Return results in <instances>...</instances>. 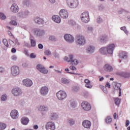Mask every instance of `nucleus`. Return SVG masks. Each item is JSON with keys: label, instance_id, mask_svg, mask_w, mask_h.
Here are the masks:
<instances>
[{"label": "nucleus", "instance_id": "nucleus-1", "mask_svg": "<svg viewBox=\"0 0 130 130\" xmlns=\"http://www.w3.org/2000/svg\"><path fill=\"white\" fill-rule=\"evenodd\" d=\"M115 47V45L114 44H110L107 47L101 48L100 51L102 54H106V51H107L109 54H112Z\"/></svg>", "mask_w": 130, "mask_h": 130}, {"label": "nucleus", "instance_id": "nucleus-2", "mask_svg": "<svg viewBox=\"0 0 130 130\" xmlns=\"http://www.w3.org/2000/svg\"><path fill=\"white\" fill-rule=\"evenodd\" d=\"M64 60L67 62H71V64L73 66H77L79 63V61L77 59H74V56L73 55H70L69 57L66 56L64 58Z\"/></svg>", "mask_w": 130, "mask_h": 130}, {"label": "nucleus", "instance_id": "nucleus-3", "mask_svg": "<svg viewBox=\"0 0 130 130\" xmlns=\"http://www.w3.org/2000/svg\"><path fill=\"white\" fill-rule=\"evenodd\" d=\"M67 5L72 9H75L79 6V1L78 0H67Z\"/></svg>", "mask_w": 130, "mask_h": 130}, {"label": "nucleus", "instance_id": "nucleus-4", "mask_svg": "<svg viewBox=\"0 0 130 130\" xmlns=\"http://www.w3.org/2000/svg\"><path fill=\"white\" fill-rule=\"evenodd\" d=\"M76 40L77 44H79V45H84L86 43V40L83 36H77Z\"/></svg>", "mask_w": 130, "mask_h": 130}, {"label": "nucleus", "instance_id": "nucleus-5", "mask_svg": "<svg viewBox=\"0 0 130 130\" xmlns=\"http://www.w3.org/2000/svg\"><path fill=\"white\" fill-rule=\"evenodd\" d=\"M81 21L83 23H88L90 21V17L89 16V13L88 12H83L81 15Z\"/></svg>", "mask_w": 130, "mask_h": 130}, {"label": "nucleus", "instance_id": "nucleus-6", "mask_svg": "<svg viewBox=\"0 0 130 130\" xmlns=\"http://www.w3.org/2000/svg\"><path fill=\"white\" fill-rule=\"evenodd\" d=\"M56 96L59 100H63L67 98V93L64 91L60 90L56 93Z\"/></svg>", "mask_w": 130, "mask_h": 130}, {"label": "nucleus", "instance_id": "nucleus-7", "mask_svg": "<svg viewBox=\"0 0 130 130\" xmlns=\"http://www.w3.org/2000/svg\"><path fill=\"white\" fill-rule=\"evenodd\" d=\"M81 107L85 111H89L91 110V105L87 102H83L81 103Z\"/></svg>", "mask_w": 130, "mask_h": 130}, {"label": "nucleus", "instance_id": "nucleus-8", "mask_svg": "<svg viewBox=\"0 0 130 130\" xmlns=\"http://www.w3.org/2000/svg\"><path fill=\"white\" fill-rule=\"evenodd\" d=\"M11 72L13 76H17L20 74V68L17 66H13L11 68Z\"/></svg>", "mask_w": 130, "mask_h": 130}, {"label": "nucleus", "instance_id": "nucleus-9", "mask_svg": "<svg viewBox=\"0 0 130 130\" xmlns=\"http://www.w3.org/2000/svg\"><path fill=\"white\" fill-rule=\"evenodd\" d=\"M45 126L47 130L55 129V124L52 122H48Z\"/></svg>", "mask_w": 130, "mask_h": 130}, {"label": "nucleus", "instance_id": "nucleus-10", "mask_svg": "<svg viewBox=\"0 0 130 130\" xmlns=\"http://www.w3.org/2000/svg\"><path fill=\"white\" fill-rule=\"evenodd\" d=\"M59 14L61 18H62L63 19H67V18L69 17V13H68V11L64 9L61 10Z\"/></svg>", "mask_w": 130, "mask_h": 130}, {"label": "nucleus", "instance_id": "nucleus-11", "mask_svg": "<svg viewBox=\"0 0 130 130\" xmlns=\"http://www.w3.org/2000/svg\"><path fill=\"white\" fill-rule=\"evenodd\" d=\"M12 93L14 96H19L22 94V90L19 88H15L12 89Z\"/></svg>", "mask_w": 130, "mask_h": 130}, {"label": "nucleus", "instance_id": "nucleus-12", "mask_svg": "<svg viewBox=\"0 0 130 130\" xmlns=\"http://www.w3.org/2000/svg\"><path fill=\"white\" fill-rule=\"evenodd\" d=\"M10 116L13 119H17L19 117V112L17 110H13L11 111Z\"/></svg>", "mask_w": 130, "mask_h": 130}, {"label": "nucleus", "instance_id": "nucleus-13", "mask_svg": "<svg viewBox=\"0 0 130 130\" xmlns=\"http://www.w3.org/2000/svg\"><path fill=\"white\" fill-rule=\"evenodd\" d=\"M64 38L66 41L68 42H74L75 41V38L73 36L70 34H66L64 36Z\"/></svg>", "mask_w": 130, "mask_h": 130}, {"label": "nucleus", "instance_id": "nucleus-14", "mask_svg": "<svg viewBox=\"0 0 130 130\" xmlns=\"http://www.w3.org/2000/svg\"><path fill=\"white\" fill-rule=\"evenodd\" d=\"M37 69L43 74H47V73H48V70H46L45 68L41 64L37 65Z\"/></svg>", "mask_w": 130, "mask_h": 130}, {"label": "nucleus", "instance_id": "nucleus-15", "mask_svg": "<svg viewBox=\"0 0 130 130\" xmlns=\"http://www.w3.org/2000/svg\"><path fill=\"white\" fill-rule=\"evenodd\" d=\"M23 84L26 87H31L32 85H33V82L32 80L29 79H26L23 80Z\"/></svg>", "mask_w": 130, "mask_h": 130}, {"label": "nucleus", "instance_id": "nucleus-16", "mask_svg": "<svg viewBox=\"0 0 130 130\" xmlns=\"http://www.w3.org/2000/svg\"><path fill=\"white\" fill-rule=\"evenodd\" d=\"M48 87L47 86H43L42 87L40 90V92L43 96H45V95H47V94L48 93Z\"/></svg>", "mask_w": 130, "mask_h": 130}, {"label": "nucleus", "instance_id": "nucleus-17", "mask_svg": "<svg viewBox=\"0 0 130 130\" xmlns=\"http://www.w3.org/2000/svg\"><path fill=\"white\" fill-rule=\"evenodd\" d=\"M11 10L13 13H18L19 11V7L17 4H13L11 7Z\"/></svg>", "mask_w": 130, "mask_h": 130}, {"label": "nucleus", "instance_id": "nucleus-18", "mask_svg": "<svg viewBox=\"0 0 130 130\" xmlns=\"http://www.w3.org/2000/svg\"><path fill=\"white\" fill-rule=\"evenodd\" d=\"M29 121H30L29 118L25 117H22L21 119V122L22 124H23V125H27V124L29 123Z\"/></svg>", "mask_w": 130, "mask_h": 130}, {"label": "nucleus", "instance_id": "nucleus-19", "mask_svg": "<svg viewBox=\"0 0 130 130\" xmlns=\"http://www.w3.org/2000/svg\"><path fill=\"white\" fill-rule=\"evenodd\" d=\"M82 125L84 127H85V128H89L91 126V122L88 120H85L83 122Z\"/></svg>", "mask_w": 130, "mask_h": 130}, {"label": "nucleus", "instance_id": "nucleus-20", "mask_svg": "<svg viewBox=\"0 0 130 130\" xmlns=\"http://www.w3.org/2000/svg\"><path fill=\"white\" fill-rule=\"evenodd\" d=\"M53 21L54 22H55V23H57L58 24H59L60 22L61 21V19H60V17L57 15H54L53 16L52 18Z\"/></svg>", "mask_w": 130, "mask_h": 130}, {"label": "nucleus", "instance_id": "nucleus-21", "mask_svg": "<svg viewBox=\"0 0 130 130\" xmlns=\"http://www.w3.org/2000/svg\"><path fill=\"white\" fill-rule=\"evenodd\" d=\"M35 33L37 34V36H42L44 34V31L41 30L39 28H36L35 29Z\"/></svg>", "mask_w": 130, "mask_h": 130}, {"label": "nucleus", "instance_id": "nucleus-22", "mask_svg": "<svg viewBox=\"0 0 130 130\" xmlns=\"http://www.w3.org/2000/svg\"><path fill=\"white\" fill-rule=\"evenodd\" d=\"M35 22L37 24H43L44 23V20L40 17H37L35 19Z\"/></svg>", "mask_w": 130, "mask_h": 130}, {"label": "nucleus", "instance_id": "nucleus-23", "mask_svg": "<svg viewBox=\"0 0 130 130\" xmlns=\"http://www.w3.org/2000/svg\"><path fill=\"white\" fill-rule=\"evenodd\" d=\"M119 86H120V84L115 85L114 86V89H115V90H119V96L120 97V96H121V89Z\"/></svg>", "mask_w": 130, "mask_h": 130}, {"label": "nucleus", "instance_id": "nucleus-24", "mask_svg": "<svg viewBox=\"0 0 130 130\" xmlns=\"http://www.w3.org/2000/svg\"><path fill=\"white\" fill-rule=\"evenodd\" d=\"M104 68V70L106 71V72H112V71H113V69L109 64L105 65Z\"/></svg>", "mask_w": 130, "mask_h": 130}, {"label": "nucleus", "instance_id": "nucleus-25", "mask_svg": "<svg viewBox=\"0 0 130 130\" xmlns=\"http://www.w3.org/2000/svg\"><path fill=\"white\" fill-rule=\"evenodd\" d=\"M119 56L120 58H127V53L125 52H121L119 53Z\"/></svg>", "mask_w": 130, "mask_h": 130}, {"label": "nucleus", "instance_id": "nucleus-26", "mask_svg": "<svg viewBox=\"0 0 130 130\" xmlns=\"http://www.w3.org/2000/svg\"><path fill=\"white\" fill-rule=\"evenodd\" d=\"M120 75L121 77H123V78H130L129 73L122 72Z\"/></svg>", "mask_w": 130, "mask_h": 130}, {"label": "nucleus", "instance_id": "nucleus-27", "mask_svg": "<svg viewBox=\"0 0 130 130\" xmlns=\"http://www.w3.org/2000/svg\"><path fill=\"white\" fill-rule=\"evenodd\" d=\"M106 123H111L112 122V118L110 116H107L105 119Z\"/></svg>", "mask_w": 130, "mask_h": 130}, {"label": "nucleus", "instance_id": "nucleus-28", "mask_svg": "<svg viewBox=\"0 0 130 130\" xmlns=\"http://www.w3.org/2000/svg\"><path fill=\"white\" fill-rule=\"evenodd\" d=\"M113 100L116 105L118 106L119 105V104H120V99H119V98H115L113 99Z\"/></svg>", "mask_w": 130, "mask_h": 130}, {"label": "nucleus", "instance_id": "nucleus-29", "mask_svg": "<svg viewBox=\"0 0 130 130\" xmlns=\"http://www.w3.org/2000/svg\"><path fill=\"white\" fill-rule=\"evenodd\" d=\"M87 50L88 52H90V53H92V52H94V50H95V48L93 46H89L87 49Z\"/></svg>", "mask_w": 130, "mask_h": 130}, {"label": "nucleus", "instance_id": "nucleus-30", "mask_svg": "<svg viewBox=\"0 0 130 130\" xmlns=\"http://www.w3.org/2000/svg\"><path fill=\"white\" fill-rule=\"evenodd\" d=\"M47 107L43 106H41L39 108V111H47Z\"/></svg>", "mask_w": 130, "mask_h": 130}, {"label": "nucleus", "instance_id": "nucleus-31", "mask_svg": "<svg viewBox=\"0 0 130 130\" xmlns=\"http://www.w3.org/2000/svg\"><path fill=\"white\" fill-rule=\"evenodd\" d=\"M106 40H107V36H102L100 38L101 42H104V41H106Z\"/></svg>", "mask_w": 130, "mask_h": 130}, {"label": "nucleus", "instance_id": "nucleus-32", "mask_svg": "<svg viewBox=\"0 0 130 130\" xmlns=\"http://www.w3.org/2000/svg\"><path fill=\"white\" fill-rule=\"evenodd\" d=\"M61 82L63 84H69V83H70V81H69L68 80V79H67L66 78H62L61 80Z\"/></svg>", "mask_w": 130, "mask_h": 130}, {"label": "nucleus", "instance_id": "nucleus-33", "mask_svg": "<svg viewBox=\"0 0 130 130\" xmlns=\"http://www.w3.org/2000/svg\"><path fill=\"white\" fill-rule=\"evenodd\" d=\"M51 119H55V118H57V115L54 113L51 114Z\"/></svg>", "mask_w": 130, "mask_h": 130}, {"label": "nucleus", "instance_id": "nucleus-34", "mask_svg": "<svg viewBox=\"0 0 130 130\" xmlns=\"http://www.w3.org/2000/svg\"><path fill=\"white\" fill-rule=\"evenodd\" d=\"M30 44L31 46H32V47H35V46H36V41H35L34 40H30Z\"/></svg>", "mask_w": 130, "mask_h": 130}, {"label": "nucleus", "instance_id": "nucleus-35", "mask_svg": "<svg viewBox=\"0 0 130 130\" xmlns=\"http://www.w3.org/2000/svg\"><path fill=\"white\" fill-rule=\"evenodd\" d=\"M7 127L6 124L4 123H0V129H5Z\"/></svg>", "mask_w": 130, "mask_h": 130}, {"label": "nucleus", "instance_id": "nucleus-36", "mask_svg": "<svg viewBox=\"0 0 130 130\" xmlns=\"http://www.w3.org/2000/svg\"><path fill=\"white\" fill-rule=\"evenodd\" d=\"M0 19H1V20H6V19H7V17L4 13H0Z\"/></svg>", "mask_w": 130, "mask_h": 130}, {"label": "nucleus", "instance_id": "nucleus-37", "mask_svg": "<svg viewBox=\"0 0 130 130\" xmlns=\"http://www.w3.org/2000/svg\"><path fill=\"white\" fill-rule=\"evenodd\" d=\"M49 40L50 41H56V40H57L56 38H55V37H54L53 36H50L49 37Z\"/></svg>", "mask_w": 130, "mask_h": 130}, {"label": "nucleus", "instance_id": "nucleus-38", "mask_svg": "<svg viewBox=\"0 0 130 130\" xmlns=\"http://www.w3.org/2000/svg\"><path fill=\"white\" fill-rule=\"evenodd\" d=\"M3 42L6 47H9V43L8 40L6 39H3Z\"/></svg>", "mask_w": 130, "mask_h": 130}, {"label": "nucleus", "instance_id": "nucleus-39", "mask_svg": "<svg viewBox=\"0 0 130 130\" xmlns=\"http://www.w3.org/2000/svg\"><path fill=\"white\" fill-rule=\"evenodd\" d=\"M23 4L25 6H26V7H29L30 5V2L29 0H24L23 1Z\"/></svg>", "mask_w": 130, "mask_h": 130}, {"label": "nucleus", "instance_id": "nucleus-40", "mask_svg": "<svg viewBox=\"0 0 130 130\" xmlns=\"http://www.w3.org/2000/svg\"><path fill=\"white\" fill-rule=\"evenodd\" d=\"M71 106L73 107V108H75V107H76L77 104L76 103V102L75 101L71 102Z\"/></svg>", "mask_w": 130, "mask_h": 130}, {"label": "nucleus", "instance_id": "nucleus-41", "mask_svg": "<svg viewBox=\"0 0 130 130\" xmlns=\"http://www.w3.org/2000/svg\"><path fill=\"white\" fill-rule=\"evenodd\" d=\"M85 87L88 89H91L93 86L91 84V82L85 84Z\"/></svg>", "mask_w": 130, "mask_h": 130}, {"label": "nucleus", "instance_id": "nucleus-42", "mask_svg": "<svg viewBox=\"0 0 130 130\" xmlns=\"http://www.w3.org/2000/svg\"><path fill=\"white\" fill-rule=\"evenodd\" d=\"M101 88L102 90H103V91L104 92V93H105L106 94H107V89H106V87L103 86H101Z\"/></svg>", "mask_w": 130, "mask_h": 130}, {"label": "nucleus", "instance_id": "nucleus-43", "mask_svg": "<svg viewBox=\"0 0 130 130\" xmlns=\"http://www.w3.org/2000/svg\"><path fill=\"white\" fill-rule=\"evenodd\" d=\"M69 123L70 125H73V124H75V121L73 120L72 119H70L69 120Z\"/></svg>", "mask_w": 130, "mask_h": 130}, {"label": "nucleus", "instance_id": "nucleus-44", "mask_svg": "<svg viewBox=\"0 0 130 130\" xmlns=\"http://www.w3.org/2000/svg\"><path fill=\"white\" fill-rule=\"evenodd\" d=\"M1 100L2 101H6V100H7V95H2L1 97Z\"/></svg>", "mask_w": 130, "mask_h": 130}, {"label": "nucleus", "instance_id": "nucleus-45", "mask_svg": "<svg viewBox=\"0 0 130 130\" xmlns=\"http://www.w3.org/2000/svg\"><path fill=\"white\" fill-rule=\"evenodd\" d=\"M45 53L46 55H50L51 54V52H50L49 50H46L45 51Z\"/></svg>", "mask_w": 130, "mask_h": 130}, {"label": "nucleus", "instance_id": "nucleus-46", "mask_svg": "<svg viewBox=\"0 0 130 130\" xmlns=\"http://www.w3.org/2000/svg\"><path fill=\"white\" fill-rule=\"evenodd\" d=\"M70 70H72V71H77V68L73 66H70Z\"/></svg>", "mask_w": 130, "mask_h": 130}, {"label": "nucleus", "instance_id": "nucleus-47", "mask_svg": "<svg viewBox=\"0 0 130 130\" xmlns=\"http://www.w3.org/2000/svg\"><path fill=\"white\" fill-rule=\"evenodd\" d=\"M10 24H11V25H14V26H16V25H17V22H16L14 20H12L10 22Z\"/></svg>", "mask_w": 130, "mask_h": 130}, {"label": "nucleus", "instance_id": "nucleus-48", "mask_svg": "<svg viewBox=\"0 0 130 130\" xmlns=\"http://www.w3.org/2000/svg\"><path fill=\"white\" fill-rule=\"evenodd\" d=\"M101 22H102V18L98 17L97 18V23H100Z\"/></svg>", "mask_w": 130, "mask_h": 130}, {"label": "nucleus", "instance_id": "nucleus-49", "mask_svg": "<svg viewBox=\"0 0 130 130\" xmlns=\"http://www.w3.org/2000/svg\"><path fill=\"white\" fill-rule=\"evenodd\" d=\"M30 58H35L36 57V55H35V54L34 53H31L30 54Z\"/></svg>", "mask_w": 130, "mask_h": 130}, {"label": "nucleus", "instance_id": "nucleus-50", "mask_svg": "<svg viewBox=\"0 0 130 130\" xmlns=\"http://www.w3.org/2000/svg\"><path fill=\"white\" fill-rule=\"evenodd\" d=\"M14 42L16 45H20V43L18 41L17 39H15Z\"/></svg>", "mask_w": 130, "mask_h": 130}, {"label": "nucleus", "instance_id": "nucleus-51", "mask_svg": "<svg viewBox=\"0 0 130 130\" xmlns=\"http://www.w3.org/2000/svg\"><path fill=\"white\" fill-rule=\"evenodd\" d=\"M84 83H85V84H89L90 83V80H89V79H85L84 80Z\"/></svg>", "mask_w": 130, "mask_h": 130}, {"label": "nucleus", "instance_id": "nucleus-52", "mask_svg": "<svg viewBox=\"0 0 130 130\" xmlns=\"http://www.w3.org/2000/svg\"><path fill=\"white\" fill-rule=\"evenodd\" d=\"M105 86L109 88V89H110V83H109V82H107L106 83Z\"/></svg>", "mask_w": 130, "mask_h": 130}, {"label": "nucleus", "instance_id": "nucleus-53", "mask_svg": "<svg viewBox=\"0 0 130 130\" xmlns=\"http://www.w3.org/2000/svg\"><path fill=\"white\" fill-rule=\"evenodd\" d=\"M128 125H129V121L127 120L125 122V126L127 127Z\"/></svg>", "mask_w": 130, "mask_h": 130}, {"label": "nucleus", "instance_id": "nucleus-54", "mask_svg": "<svg viewBox=\"0 0 130 130\" xmlns=\"http://www.w3.org/2000/svg\"><path fill=\"white\" fill-rule=\"evenodd\" d=\"M38 47L40 48V49H42V48H43V45L41 44H39L38 45Z\"/></svg>", "mask_w": 130, "mask_h": 130}, {"label": "nucleus", "instance_id": "nucleus-55", "mask_svg": "<svg viewBox=\"0 0 130 130\" xmlns=\"http://www.w3.org/2000/svg\"><path fill=\"white\" fill-rule=\"evenodd\" d=\"M11 51L13 53H15L17 51V50L13 48L12 49Z\"/></svg>", "mask_w": 130, "mask_h": 130}, {"label": "nucleus", "instance_id": "nucleus-56", "mask_svg": "<svg viewBox=\"0 0 130 130\" xmlns=\"http://www.w3.org/2000/svg\"><path fill=\"white\" fill-rule=\"evenodd\" d=\"M123 12H124V10H123V9L121 10L120 11H118V14H122V13H123Z\"/></svg>", "mask_w": 130, "mask_h": 130}, {"label": "nucleus", "instance_id": "nucleus-57", "mask_svg": "<svg viewBox=\"0 0 130 130\" xmlns=\"http://www.w3.org/2000/svg\"><path fill=\"white\" fill-rule=\"evenodd\" d=\"M5 71V69L2 67L0 68V73H3Z\"/></svg>", "mask_w": 130, "mask_h": 130}, {"label": "nucleus", "instance_id": "nucleus-58", "mask_svg": "<svg viewBox=\"0 0 130 130\" xmlns=\"http://www.w3.org/2000/svg\"><path fill=\"white\" fill-rule=\"evenodd\" d=\"M121 30H123V31H125V30H126V28L125 26H123L121 27Z\"/></svg>", "mask_w": 130, "mask_h": 130}, {"label": "nucleus", "instance_id": "nucleus-59", "mask_svg": "<svg viewBox=\"0 0 130 130\" xmlns=\"http://www.w3.org/2000/svg\"><path fill=\"white\" fill-rule=\"evenodd\" d=\"M116 116H117V114L116 113H114L113 114V117L114 119H116Z\"/></svg>", "mask_w": 130, "mask_h": 130}, {"label": "nucleus", "instance_id": "nucleus-60", "mask_svg": "<svg viewBox=\"0 0 130 130\" xmlns=\"http://www.w3.org/2000/svg\"><path fill=\"white\" fill-rule=\"evenodd\" d=\"M8 34H9V35H10V36H12L14 38V36L13 35L12 32H11L10 31H8Z\"/></svg>", "mask_w": 130, "mask_h": 130}, {"label": "nucleus", "instance_id": "nucleus-61", "mask_svg": "<svg viewBox=\"0 0 130 130\" xmlns=\"http://www.w3.org/2000/svg\"><path fill=\"white\" fill-rule=\"evenodd\" d=\"M88 31H92L93 30V28L92 27H89L88 28Z\"/></svg>", "mask_w": 130, "mask_h": 130}, {"label": "nucleus", "instance_id": "nucleus-62", "mask_svg": "<svg viewBox=\"0 0 130 130\" xmlns=\"http://www.w3.org/2000/svg\"><path fill=\"white\" fill-rule=\"evenodd\" d=\"M34 128L35 129H38V125H35L34 126Z\"/></svg>", "mask_w": 130, "mask_h": 130}, {"label": "nucleus", "instance_id": "nucleus-63", "mask_svg": "<svg viewBox=\"0 0 130 130\" xmlns=\"http://www.w3.org/2000/svg\"><path fill=\"white\" fill-rule=\"evenodd\" d=\"M52 4H54L55 3V0H49Z\"/></svg>", "mask_w": 130, "mask_h": 130}, {"label": "nucleus", "instance_id": "nucleus-64", "mask_svg": "<svg viewBox=\"0 0 130 130\" xmlns=\"http://www.w3.org/2000/svg\"><path fill=\"white\" fill-rule=\"evenodd\" d=\"M12 58L13 60H16V59H17V57L13 56L12 57Z\"/></svg>", "mask_w": 130, "mask_h": 130}]
</instances>
